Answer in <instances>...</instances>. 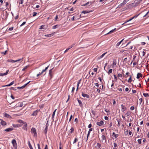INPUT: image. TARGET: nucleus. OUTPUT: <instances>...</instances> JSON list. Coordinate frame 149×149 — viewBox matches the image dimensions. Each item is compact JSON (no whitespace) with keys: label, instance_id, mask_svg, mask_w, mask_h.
Here are the masks:
<instances>
[{"label":"nucleus","instance_id":"nucleus-18","mask_svg":"<svg viewBox=\"0 0 149 149\" xmlns=\"http://www.w3.org/2000/svg\"><path fill=\"white\" fill-rule=\"evenodd\" d=\"M12 143L14 146H15V145H16L17 144L16 141L14 139L12 140Z\"/></svg>","mask_w":149,"mask_h":149},{"label":"nucleus","instance_id":"nucleus-24","mask_svg":"<svg viewBox=\"0 0 149 149\" xmlns=\"http://www.w3.org/2000/svg\"><path fill=\"white\" fill-rule=\"evenodd\" d=\"M74 45V44H73V45H72V46H70V48H67V49H66V50L65 51V52H64V53H66V52H67V51H68V50H69L70 49V48H72V47H73V45Z\"/></svg>","mask_w":149,"mask_h":149},{"label":"nucleus","instance_id":"nucleus-44","mask_svg":"<svg viewBox=\"0 0 149 149\" xmlns=\"http://www.w3.org/2000/svg\"><path fill=\"white\" fill-rule=\"evenodd\" d=\"M95 85L97 87V88H98L99 86V84L98 83H96L95 84Z\"/></svg>","mask_w":149,"mask_h":149},{"label":"nucleus","instance_id":"nucleus-12","mask_svg":"<svg viewBox=\"0 0 149 149\" xmlns=\"http://www.w3.org/2000/svg\"><path fill=\"white\" fill-rule=\"evenodd\" d=\"M102 141H104L105 142H106L107 140L105 136L104 135H103L102 136Z\"/></svg>","mask_w":149,"mask_h":149},{"label":"nucleus","instance_id":"nucleus-57","mask_svg":"<svg viewBox=\"0 0 149 149\" xmlns=\"http://www.w3.org/2000/svg\"><path fill=\"white\" fill-rule=\"evenodd\" d=\"M13 29V27H12L10 28L8 30L10 31H11Z\"/></svg>","mask_w":149,"mask_h":149},{"label":"nucleus","instance_id":"nucleus-19","mask_svg":"<svg viewBox=\"0 0 149 149\" xmlns=\"http://www.w3.org/2000/svg\"><path fill=\"white\" fill-rule=\"evenodd\" d=\"M46 29V28L45 27V26L44 25H42L40 26V27L39 28L40 29Z\"/></svg>","mask_w":149,"mask_h":149},{"label":"nucleus","instance_id":"nucleus-33","mask_svg":"<svg viewBox=\"0 0 149 149\" xmlns=\"http://www.w3.org/2000/svg\"><path fill=\"white\" fill-rule=\"evenodd\" d=\"M29 67V65H27L25 66L24 68L22 69V71H24L26 69Z\"/></svg>","mask_w":149,"mask_h":149},{"label":"nucleus","instance_id":"nucleus-30","mask_svg":"<svg viewBox=\"0 0 149 149\" xmlns=\"http://www.w3.org/2000/svg\"><path fill=\"white\" fill-rule=\"evenodd\" d=\"M56 109L53 112V114H52V118H53L54 117V115L55 114V112H56Z\"/></svg>","mask_w":149,"mask_h":149},{"label":"nucleus","instance_id":"nucleus-1","mask_svg":"<svg viewBox=\"0 0 149 149\" xmlns=\"http://www.w3.org/2000/svg\"><path fill=\"white\" fill-rule=\"evenodd\" d=\"M142 0H139V1L135 0L133 3L130 4L129 5L132 7L137 6L141 2Z\"/></svg>","mask_w":149,"mask_h":149},{"label":"nucleus","instance_id":"nucleus-20","mask_svg":"<svg viewBox=\"0 0 149 149\" xmlns=\"http://www.w3.org/2000/svg\"><path fill=\"white\" fill-rule=\"evenodd\" d=\"M4 116L5 117L9 118L10 115L6 113H3Z\"/></svg>","mask_w":149,"mask_h":149},{"label":"nucleus","instance_id":"nucleus-48","mask_svg":"<svg viewBox=\"0 0 149 149\" xmlns=\"http://www.w3.org/2000/svg\"><path fill=\"white\" fill-rule=\"evenodd\" d=\"M130 114V112H127L125 114V115H126L127 116H128Z\"/></svg>","mask_w":149,"mask_h":149},{"label":"nucleus","instance_id":"nucleus-8","mask_svg":"<svg viewBox=\"0 0 149 149\" xmlns=\"http://www.w3.org/2000/svg\"><path fill=\"white\" fill-rule=\"evenodd\" d=\"M13 128L12 127H10L5 129L4 131L7 132H8L13 130Z\"/></svg>","mask_w":149,"mask_h":149},{"label":"nucleus","instance_id":"nucleus-22","mask_svg":"<svg viewBox=\"0 0 149 149\" xmlns=\"http://www.w3.org/2000/svg\"><path fill=\"white\" fill-rule=\"evenodd\" d=\"M17 122L19 123H22V124H24V123L25 122H24L22 120L20 119L18 120H17Z\"/></svg>","mask_w":149,"mask_h":149},{"label":"nucleus","instance_id":"nucleus-52","mask_svg":"<svg viewBox=\"0 0 149 149\" xmlns=\"http://www.w3.org/2000/svg\"><path fill=\"white\" fill-rule=\"evenodd\" d=\"M76 18V16H74L71 18V20L73 21L74 20V18Z\"/></svg>","mask_w":149,"mask_h":149},{"label":"nucleus","instance_id":"nucleus-43","mask_svg":"<svg viewBox=\"0 0 149 149\" xmlns=\"http://www.w3.org/2000/svg\"><path fill=\"white\" fill-rule=\"evenodd\" d=\"M142 100H143L141 98L139 99V100L140 102V104H141V102H142Z\"/></svg>","mask_w":149,"mask_h":149},{"label":"nucleus","instance_id":"nucleus-55","mask_svg":"<svg viewBox=\"0 0 149 149\" xmlns=\"http://www.w3.org/2000/svg\"><path fill=\"white\" fill-rule=\"evenodd\" d=\"M57 25H56L53 26L52 29H56V26H57Z\"/></svg>","mask_w":149,"mask_h":149},{"label":"nucleus","instance_id":"nucleus-6","mask_svg":"<svg viewBox=\"0 0 149 149\" xmlns=\"http://www.w3.org/2000/svg\"><path fill=\"white\" fill-rule=\"evenodd\" d=\"M82 95L84 97H86L87 98H89L90 97L89 95L86 94L84 93H82Z\"/></svg>","mask_w":149,"mask_h":149},{"label":"nucleus","instance_id":"nucleus-64","mask_svg":"<svg viewBox=\"0 0 149 149\" xmlns=\"http://www.w3.org/2000/svg\"><path fill=\"white\" fill-rule=\"evenodd\" d=\"M132 93H135L136 92V91L135 90H132Z\"/></svg>","mask_w":149,"mask_h":149},{"label":"nucleus","instance_id":"nucleus-45","mask_svg":"<svg viewBox=\"0 0 149 149\" xmlns=\"http://www.w3.org/2000/svg\"><path fill=\"white\" fill-rule=\"evenodd\" d=\"M117 121L118 122V127H119L120 126V120H117Z\"/></svg>","mask_w":149,"mask_h":149},{"label":"nucleus","instance_id":"nucleus-27","mask_svg":"<svg viewBox=\"0 0 149 149\" xmlns=\"http://www.w3.org/2000/svg\"><path fill=\"white\" fill-rule=\"evenodd\" d=\"M28 145L29 148L30 149H33L29 141L28 142Z\"/></svg>","mask_w":149,"mask_h":149},{"label":"nucleus","instance_id":"nucleus-49","mask_svg":"<svg viewBox=\"0 0 149 149\" xmlns=\"http://www.w3.org/2000/svg\"><path fill=\"white\" fill-rule=\"evenodd\" d=\"M77 138H75L74 139V142H73V143H76L77 141Z\"/></svg>","mask_w":149,"mask_h":149},{"label":"nucleus","instance_id":"nucleus-25","mask_svg":"<svg viewBox=\"0 0 149 149\" xmlns=\"http://www.w3.org/2000/svg\"><path fill=\"white\" fill-rule=\"evenodd\" d=\"M113 136L114 137L116 138L118 136V135L115 134L114 132H113Z\"/></svg>","mask_w":149,"mask_h":149},{"label":"nucleus","instance_id":"nucleus-38","mask_svg":"<svg viewBox=\"0 0 149 149\" xmlns=\"http://www.w3.org/2000/svg\"><path fill=\"white\" fill-rule=\"evenodd\" d=\"M30 81H29L26 84H25L24 85L22 86L23 88H24L30 82Z\"/></svg>","mask_w":149,"mask_h":149},{"label":"nucleus","instance_id":"nucleus-28","mask_svg":"<svg viewBox=\"0 0 149 149\" xmlns=\"http://www.w3.org/2000/svg\"><path fill=\"white\" fill-rule=\"evenodd\" d=\"M90 12V11H87V10H85V11H83L82 12V13L84 14H86L87 13H89Z\"/></svg>","mask_w":149,"mask_h":149},{"label":"nucleus","instance_id":"nucleus-13","mask_svg":"<svg viewBox=\"0 0 149 149\" xmlns=\"http://www.w3.org/2000/svg\"><path fill=\"white\" fill-rule=\"evenodd\" d=\"M0 123L3 126H5L6 125V123L5 121H3V120H1Z\"/></svg>","mask_w":149,"mask_h":149},{"label":"nucleus","instance_id":"nucleus-61","mask_svg":"<svg viewBox=\"0 0 149 149\" xmlns=\"http://www.w3.org/2000/svg\"><path fill=\"white\" fill-rule=\"evenodd\" d=\"M58 16L57 15H56V16L55 18V21H56L57 20V19H58Z\"/></svg>","mask_w":149,"mask_h":149},{"label":"nucleus","instance_id":"nucleus-59","mask_svg":"<svg viewBox=\"0 0 149 149\" xmlns=\"http://www.w3.org/2000/svg\"><path fill=\"white\" fill-rule=\"evenodd\" d=\"M91 127H92V125L91 124H89L88 126V128H91Z\"/></svg>","mask_w":149,"mask_h":149},{"label":"nucleus","instance_id":"nucleus-39","mask_svg":"<svg viewBox=\"0 0 149 149\" xmlns=\"http://www.w3.org/2000/svg\"><path fill=\"white\" fill-rule=\"evenodd\" d=\"M141 139H139L138 140V143L139 144H141Z\"/></svg>","mask_w":149,"mask_h":149},{"label":"nucleus","instance_id":"nucleus-7","mask_svg":"<svg viewBox=\"0 0 149 149\" xmlns=\"http://www.w3.org/2000/svg\"><path fill=\"white\" fill-rule=\"evenodd\" d=\"M53 68L50 70L49 71V75L50 76L51 78V79L53 77V74H52V71Z\"/></svg>","mask_w":149,"mask_h":149},{"label":"nucleus","instance_id":"nucleus-41","mask_svg":"<svg viewBox=\"0 0 149 149\" xmlns=\"http://www.w3.org/2000/svg\"><path fill=\"white\" fill-rule=\"evenodd\" d=\"M8 52V51L7 50H6L5 52H1V53L2 54H3L4 55H5L6 54V52Z\"/></svg>","mask_w":149,"mask_h":149},{"label":"nucleus","instance_id":"nucleus-31","mask_svg":"<svg viewBox=\"0 0 149 149\" xmlns=\"http://www.w3.org/2000/svg\"><path fill=\"white\" fill-rule=\"evenodd\" d=\"M143 95L145 97H148L149 96V95L148 93H143Z\"/></svg>","mask_w":149,"mask_h":149},{"label":"nucleus","instance_id":"nucleus-9","mask_svg":"<svg viewBox=\"0 0 149 149\" xmlns=\"http://www.w3.org/2000/svg\"><path fill=\"white\" fill-rule=\"evenodd\" d=\"M92 130H93L92 128H90V129L89 130L88 132V134H87V140H88V137L89 136V135H90V132L92 131Z\"/></svg>","mask_w":149,"mask_h":149},{"label":"nucleus","instance_id":"nucleus-42","mask_svg":"<svg viewBox=\"0 0 149 149\" xmlns=\"http://www.w3.org/2000/svg\"><path fill=\"white\" fill-rule=\"evenodd\" d=\"M125 4L123 2V3H120V5H119V7H121L122 6H124V5Z\"/></svg>","mask_w":149,"mask_h":149},{"label":"nucleus","instance_id":"nucleus-51","mask_svg":"<svg viewBox=\"0 0 149 149\" xmlns=\"http://www.w3.org/2000/svg\"><path fill=\"white\" fill-rule=\"evenodd\" d=\"M37 14V13L34 12L33 13V17H34V16H36Z\"/></svg>","mask_w":149,"mask_h":149},{"label":"nucleus","instance_id":"nucleus-15","mask_svg":"<svg viewBox=\"0 0 149 149\" xmlns=\"http://www.w3.org/2000/svg\"><path fill=\"white\" fill-rule=\"evenodd\" d=\"M38 111H39L38 110H36L34 111L33 112V113L31 114V115L33 116H36L37 115Z\"/></svg>","mask_w":149,"mask_h":149},{"label":"nucleus","instance_id":"nucleus-47","mask_svg":"<svg viewBox=\"0 0 149 149\" xmlns=\"http://www.w3.org/2000/svg\"><path fill=\"white\" fill-rule=\"evenodd\" d=\"M130 110H133L134 109V106H132L130 108Z\"/></svg>","mask_w":149,"mask_h":149},{"label":"nucleus","instance_id":"nucleus-54","mask_svg":"<svg viewBox=\"0 0 149 149\" xmlns=\"http://www.w3.org/2000/svg\"><path fill=\"white\" fill-rule=\"evenodd\" d=\"M118 77H122V75L120 74H118Z\"/></svg>","mask_w":149,"mask_h":149},{"label":"nucleus","instance_id":"nucleus-37","mask_svg":"<svg viewBox=\"0 0 149 149\" xmlns=\"http://www.w3.org/2000/svg\"><path fill=\"white\" fill-rule=\"evenodd\" d=\"M101 145L99 143H97V146L99 148H100L101 147Z\"/></svg>","mask_w":149,"mask_h":149},{"label":"nucleus","instance_id":"nucleus-58","mask_svg":"<svg viewBox=\"0 0 149 149\" xmlns=\"http://www.w3.org/2000/svg\"><path fill=\"white\" fill-rule=\"evenodd\" d=\"M26 22H24L22 23L21 24V25H20V26H23V25H24L25 23H26Z\"/></svg>","mask_w":149,"mask_h":149},{"label":"nucleus","instance_id":"nucleus-60","mask_svg":"<svg viewBox=\"0 0 149 149\" xmlns=\"http://www.w3.org/2000/svg\"><path fill=\"white\" fill-rule=\"evenodd\" d=\"M114 77L115 79L116 80V81L117 79V77L115 75H114Z\"/></svg>","mask_w":149,"mask_h":149},{"label":"nucleus","instance_id":"nucleus-53","mask_svg":"<svg viewBox=\"0 0 149 149\" xmlns=\"http://www.w3.org/2000/svg\"><path fill=\"white\" fill-rule=\"evenodd\" d=\"M48 121H47V123L46 124V127H48L49 124H48Z\"/></svg>","mask_w":149,"mask_h":149},{"label":"nucleus","instance_id":"nucleus-63","mask_svg":"<svg viewBox=\"0 0 149 149\" xmlns=\"http://www.w3.org/2000/svg\"><path fill=\"white\" fill-rule=\"evenodd\" d=\"M23 87L22 86L21 87H17V88L19 89H23Z\"/></svg>","mask_w":149,"mask_h":149},{"label":"nucleus","instance_id":"nucleus-35","mask_svg":"<svg viewBox=\"0 0 149 149\" xmlns=\"http://www.w3.org/2000/svg\"><path fill=\"white\" fill-rule=\"evenodd\" d=\"M132 81V76H130V77L128 79V82H129L130 83Z\"/></svg>","mask_w":149,"mask_h":149},{"label":"nucleus","instance_id":"nucleus-3","mask_svg":"<svg viewBox=\"0 0 149 149\" xmlns=\"http://www.w3.org/2000/svg\"><path fill=\"white\" fill-rule=\"evenodd\" d=\"M23 59V58H22L19 59L17 60L14 61L13 60L11 59H8L7 60V61L9 62H11V63H14L18 61H19Z\"/></svg>","mask_w":149,"mask_h":149},{"label":"nucleus","instance_id":"nucleus-62","mask_svg":"<svg viewBox=\"0 0 149 149\" xmlns=\"http://www.w3.org/2000/svg\"><path fill=\"white\" fill-rule=\"evenodd\" d=\"M23 105V103H21L20 104H19V107H22Z\"/></svg>","mask_w":149,"mask_h":149},{"label":"nucleus","instance_id":"nucleus-32","mask_svg":"<svg viewBox=\"0 0 149 149\" xmlns=\"http://www.w3.org/2000/svg\"><path fill=\"white\" fill-rule=\"evenodd\" d=\"M116 61H115L114 60V61H113V63L112 64V65H113V66L115 65H116Z\"/></svg>","mask_w":149,"mask_h":149},{"label":"nucleus","instance_id":"nucleus-10","mask_svg":"<svg viewBox=\"0 0 149 149\" xmlns=\"http://www.w3.org/2000/svg\"><path fill=\"white\" fill-rule=\"evenodd\" d=\"M142 74L141 73H138L137 74L136 78L138 79H139L140 77L141 78L142 77Z\"/></svg>","mask_w":149,"mask_h":149},{"label":"nucleus","instance_id":"nucleus-11","mask_svg":"<svg viewBox=\"0 0 149 149\" xmlns=\"http://www.w3.org/2000/svg\"><path fill=\"white\" fill-rule=\"evenodd\" d=\"M55 33L54 32V33H52L48 34L47 35H45V36H46L48 37H51V36H53Z\"/></svg>","mask_w":149,"mask_h":149},{"label":"nucleus","instance_id":"nucleus-21","mask_svg":"<svg viewBox=\"0 0 149 149\" xmlns=\"http://www.w3.org/2000/svg\"><path fill=\"white\" fill-rule=\"evenodd\" d=\"M78 101L79 104V105L80 107H82L83 106V104L81 101L79 99H78Z\"/></svg>","mask_w":149,"mask_h":149},{"label":"nucleus","instance_id":"nucleus-16","mask_svg":"<svg viewBox=\"0 0 149 149\" xmlns=\"http://www.w3.org/2000/svg\"><path fill=\"white\" fill-rule=\"evenodd\" d=\"M9 70H7L6 71V72L4 73H0V76H3L4 75H6L8 72Z\"/></svg>","mask_w":149,"mask_h":149},{"label":"nucleus","instance_id":"nucleus-14","mask_svg":"<svg viewBox=\"0 0 149 149\" xmlns=\"http://www.w3.org/2000/svg\"><path fill=\"white\" fill-rule=\"evenodd\" d=\"M121 108H122L121 111L123 112L125 110H126V107H125L123 104H121Z\"/></svg>","mask_w":149,"mask_h":149},{"label":"nucleus","instance_id":"nucleus-34","mask_svg":"<svg viewBox=\"0 0 149 149\" xmlns=\"http://www.w3.org/2000/svg\"><path fill=\"white\" fill-rule=\"evenodd\" d=\"M74 130L73 127H72L70 130V133H72Z\"/></svg>","mask_w":149,"mask_h":149},{"label":"nucleus","instance_id":"nucleus-4","mask_svg":"<svg viewBox=\"0 0 149 149\" xmlns=\"http://www.w3.org/2000/svg\"><path fill=\"white\" fill-rule=\"evenodd\" d=\"M24 125L22 127V128L24 130L27 131V124L26 122H25L24 124Z\"/></svg>","mask_w":149,"mask_h":149},{"label":"nucleus","instance_id":"nucleus-29","mask_svg":"<svg viewBox=\"0 0 149 149\" xmlns=\"http://www.w3.org/2000/svg\"><path fill=\"white\" fill-rule=\"evenodd\" d=\"M48 130V127H46L45 128V131H44V133L45 134H46L47 133V131Z\"/></svg>","mask_w":149,"mask_h":149},{"label":"nucleus","instance_id":"nucleus-26","mask_svg":"<svg viewBox=\"0 0 149 149\" xmlns=\"http://www.w3.org/2000/svg\"><path fill=\"white\" fill-rule=\"evenodd\" d=\"M107 53V52H106L105 53H104L101 56H100L99 57V58L100 59L102 58L103 57V56L105 55Z\"/></svg>","mask_w":149,"mask_h":149},{"label":"nucleus","instance_id":"nucleus-2","mask_svg":"<svg viewBox=\"0 0 149 149\" xmlns=\"http://www.w3.org/2000/svg\"><path fill=\"white\" fill-rule=\"evenodd\" d=\"M31 131L32 134H34V136H37L36 131L35 128H32L31 129Z\"/></svg>","mask_w":149,"mask_h":149},{"label":"nucleus","instance_id":"nucleus-56","mask_svg":"<svg viewBox=\"0 0 149 149\" xmlns=\"http://www.w3.org/2000/svg\"><path fill=\"white\" fill-rule=\"evenodd\" d=\"M129 0H124L123 1V2L125 4L127 3V2L129 1Z\"/></svg>","mask_w":149,"mask_h":149},{"label":"nucleus","instance_id":"nucleus-46","mask_svg":"<svg viewBox=\"0 0 149 149\" xmlns=\"http://www.w3.org/2000/svg\"><path fill=\"white\" fill-rule=\"evenodd\" d=\"M121 42L120 41L119 42H118L116 44L117 46H119L120 44L121 43Z\"/></svg>","mask_w":149,"mask_h":149},{"label":"nucleus","instance_id":"nucleus-50","mask_svg":"<svg viewBox=\"0 0 149 149\" xmlns=\"http://www.w3.org/2000/svg\"><path fill=\"white\" fill-rule=\"evenodd\" d=\"M92 113L93 115H95V111L94 110H92Z\"/></svg>","mask_w":149,"mask_h":149},{"label":"nucleus","instance_id":"nucleus-17","mask_svg":"<svg viewBox=\"0 0 149 149\" xmlns=\"http://www.w3.org/2000/svg\"><path fill=\"white\" fill-rule=\"evenodd\" d=\"M116 30V28H115L114 29H112V30H111V31H110L109 32L107 33L106 35H107V34H109L112 33L113 32L115 31V30Z\"/></svg>","mask_w":149,"mask_h":149},{"label":"nucleus","instance_id":"nucleus-40","mask_svg":"<svg viewBox=\"0 0 149 149\" xmlns=\"http://www.w3.org/2000/svg\"><path fill=\"white\" fill-rule=\"evenodd\" d=\"M24 0H20L19 1V4H22Z\"/></svg>","mask_w":149,"mask_h":149},{"label":"nucleus","instance_id":"nucleus-5","mask_svg":"<svg viewBox=\"0 0 149 149\" xmlns=\"http://www.w3.org/2000/svg\"><path fill=\"white\" fill-rule=\"evenodd\" d=\"M104 122L103 121L101 120L100 122H97L96 123L97 125L99 126H101L103 125Z\"/></svg>","mask_w":149,"mask_h":149},{"label":"nucleus","instance_id":"nucleus-23","mask_svg":"<svg viewBox=\"0 0 149 149\" xmlns=\"http://www.w3.org/2000/svg\"><path fill=\"white\" fill-rule=\"evenodd\" d=\"M134 19V17H132L129 20L125 21L124 23L123 24H122V25H123L124 24H125L127 23V22L132 20V19Z\"/></svg>","mask_w":149,"mask_h":149},{"label":"nucleus","instance_id":"nucleus-36","mask_svg":"<svg viewBox=\"0 0 149 149\" xmlns=\"http://www.w3.org/2000/svg\"><path fill=\"white\" fill-rule=\"evenodd\" d=\"M112 72V69H110L109 70L108 72V73L109 74L110 73H111Z\"/></svg>","mask_w":149,"mask_h":149}]
</instances>
